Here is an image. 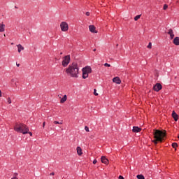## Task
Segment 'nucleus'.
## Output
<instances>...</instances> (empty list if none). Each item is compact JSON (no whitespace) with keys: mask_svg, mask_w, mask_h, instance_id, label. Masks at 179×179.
<instances>
[{"mask_svg":"<svg viewBox=\"0 0 179 179\" xmlns=\"http://www.w3.org/2000/svg\"><path fill=\"white\" fill-rule=\"evenodd\" d=\"M85 15H86V16H90V12H86Z\"/></svg>","mask_w":179,"mask_h":179,"instance_id":"nucleus-29","label":"nucleus"},{"mask_svg":"<svg viewBox=\"0 0 179 179\" xmlns=\"http://www.w3.org/2000/svg\"><path fill=\"white\" fill-rule=\"evenodd\" d=\"M172 117L174 121H178V115L174 110L172 112Z\"/></svg>","mask_w":179,"mask_h":179,"instance_id":"nucleus-13","label":"nucleus"},{"mask_svg":"<svg viewBox=\"0 0 179 179\" xmlns=\"http://www.w3.org/2000/svg\"><path fill=\"white\" fill-rule=\"evenodd\" d=\"M104 66H108V68H110V66H111V65L108 63H105Z\"/></svg>","mask_w":179,"mask_h":179,"instance_id":"nucleus-28","label":"nucleus"},{"mask_svg":"<svg viewBox=\"0 0 179 179\" xmlns=\"http://www.w3.org/2000/svg\"><path fill=\"white\" fill-rule=\"evenodd\" d=\"M0 97H2V92H1V90H0Z\"/></svg>","mask_w":179,"mask_h":179,"instance_id":"nucleus-36","label":"nucleus"},{"mask_svg":"<svg viewBox=\"0 0 179 179\" xmlns=\"http://www.w3.org/2000/svg\"><path fill=\"white\" fill-rule=\"evenodd\" d=\"M173 44L175 45H179V37L178 36H176V37L174 38Z\"/></svg>","mask_w":179,"mask_h":179,"instance_id":"nucleus-15","label":"nucleus"},{"mask_svg":"<svg viewBox=\"0 0 179 179\" xmlns=\"http://www.w3.org/2000/svg\"><path fill=\"white\" fill-rule=\"evenodd\" d=\"M162 89H163V86L160 83H157L153 87V90L155 92H160V90H162Z\"/></svg>","mask_w":179,"mask_h":179,"instance_id":"nucleus-7","label":"nucleus"},{"mask_svg":"<svg viewBox=\"0 0 179 179\" xmlns=\"http://www.w3.org/2000/svg\"><path fill=\"white\" fill-rule=\"evenodd\" d=\"M5 31V24L3 23L0 24V33Z\"/></svg>","mask_w":179,"mask_h":179,"instance_id":"nucleus-17","label":"nucleus"},{"mask_svg":"<svg viewBox=\"0 0 179 179\" xmlns=\"http://www.w3.org/2000/svg\"><path fill=\"white\" fill-rule=\"evenodd\" d=\"M28 134L30 135V136H33V133H31L30 131L29 132L28 131Z\"/></svg>","mask_w":179,"mask_h":179,"instance_id":"nucleus-33","label":"nucleus"},{"mask_svg":"<svg viewBox=\"0 0 179 179\" xmlns=\"http://www.w3.org/2000/svg\"><path fill=\"white\" fill-rule=\"evenodd\" d=\"M96 163H97V160L96 159H94L93 164H96Z\"/></svg>","mask_w":179,"mask_h":179,"instance_id":"nucleus-30","label":"nucleus"},{"mask_svg":"<svg viewBox=\"0 0 179 179\" xmlns=\"http://www.w3.org/2000/svg\"><path fill=\"white\" fill-rule=\"evenodd\" d=\"M60 27L62 31H68L69 29V25H68V23L66 22H62L60 24Z\"/></svg>","mask_w":179,"mask_h":179,"instance_id":"nucleus-6","label":"nucleus"},{"mask_svg":"<svg viewBox=\"0 0 179 179\" xmlns=\"http://www.w3.org/2000/svg\"><path fill=\"white\" fill-rule=\"evenodd\" d=\"M89 29L91 33H97V31L96 30V27H94V25H90Z\"/></svg>","mask_w":179,"mask_h":179,"instance_id":"nucleus-10","label":"nucleus"},{"mask_svg":"<svg viewBox=\"0 0 179 179\" xmlns=\"http://www.w3.org/2000/svg\"><path fill=\"white\" fill-rule=\"evenodd\" d=\"M17 176V173H14V177H16Z\"/></svg>","mask_w":179,"mask_h":179,"instance_id":"nucleus-37","label":"nucleus"},{"mask_svg":"<svg viewBox=\"0 0 179 179\" xmlns=\"http://www.w3.org/2000/svg\"><path fill=\"white\" fill-rule=\"evenodd\" d=\"M85 130L86 131V132H89V127L85 126Z\"/></svg>","mask_w":179,"mask_h":179,"instance_id":"nucleus-27","label":"nucleus"},{"mask_svg":"<svg viewBox=\"0 0 179 179\" xmlns=\"http://www.w3.org/2000/svg\"><path fill=\"white\" fill-rule=\"evenodd\" d=\"M116 47H118V44L116 45Z\"/></svg>","mask_w":179,"mask_h":179,"instance_id":"nucleus-40","label":"nucleus"},{"mask_svg":"<svg viewBox=\"0 0 179 179\" xmlns=\"http://www.w3.org/2000/svg\"><path fill=\"white\" fill-rule=\"evenodd\" d=\"M45 122H43V128H45Z\"/></svg>","mask_w":179,"mask_h":179,"instance_id":"nucleus-32","label":"nucleus"},{"mask_svg":"<svg viewBox=\"0 0 179 179\" xmlns=\"http://www.w3.org/2000/svg\"><path fill=\"white\" fill-rule=\"evenodd\" d=\"M141 16H142V15H138L134 17V20L135 22L138 21V19H141Z\"/></svg>","mask_w":179,"mask_h":179,"instance_id":"nucleus-21","label":"nucleus"},{"mask_svg":"<svg viewBox=\"0 0 179 179\" xmlns=\"http://www.w3.org/2000/svg\"><path fill=\"white\" fill-rule=\"evenodd\" d=\"M66 99H67L66 95H64V96L62 98V99L60 100V103H64V102H66Z\"/></svg>","mask_w":179,"mask_h":179,"instance_id":"nucleus-18","label":"nucleus"},{"mask_svg":"<svg viewBox=\"0 0 179 179\" xmlns=\"http://www.w3.org/2000/svg\"><path fill=\"white\" fill-rule=\"evenodd\" d=\"M167 8H169V6L167 4H164V7H163L164 10H166V9H167Z\"/></svg>","mask_w":179,"mask_h":179,"instance_id":"nucleus-25","label":"nucleus"},{"mask_svg":"<svg viewBox=\"0 0 179 179\" xmlns=\"http://www.w3.org/2000/svg\"><path fill=\"white\" fill-rule=\"evenodd\" d=\"M77 153L78 156H82V155H83V152H82V148L80 147H77Z\"/></svg>","mask_w":179,"mask_h":179,"instance_id":"nucleus-16","label":"nucleus"},{"mask_svg":"<svg viewBox=\"0 0 179 179\" xmlns=\"http://www.w3.org/2000/svg\"><path fill=\"white\" fill-rule=\"evenodd\" d=\"M141 131H142V129L141 127H136V126L133 127V129H132L133 132L137 133V132H141Z\"/></svg>","mask_w":179,"mask_h":179,"instance_id":"nucleus-11","label":"nucleus"},{"mask_svg":"<svg viewBox=\"0 0 179 179\" xmlns=\"http://www.w3.org/2000/svg\"><path fill=\"white\" fill-rule=\"evenodd\" d=\"M175 79H177V77H175Z\"/></svg>","mask_w":179,"mask_h":179,"instance_id":"nucleus-43","label":"nucleus"},{"mask_svg":"<svg viewBox=\"0 0 179 179\" xmlns=\"http://www.w3.org/2000/svg\"><path fill=\"white\" fill-rule=\"evenodd\" d=\"M11 179H19V178H17V177H16V176H14Z\"/></svg>","mask_w":179,"mask_h":179,"instance_id":"nucleus-34","label":"nucleus"},{"mask_svg":"<svg viewBox=\"0 0 179 179\" xmlns=\"http://www.w3.org/2000/svg\"><path fill=\"white\" fill-rule=\"evenodd\" d=\"M50 176H55V173L52 172V173H50Z\"/></svg>","mask_w":179,"mask_h":179,"instance_id":"nucleus-31","label":"nucleus"},{"mask_svg":"<svg viewBox=\"0 0 179 179\" xmlns=\"http://www.w3.org/2000/svg\"><path fill=\"white\" fill-rule=\"evenodd\" d=\"M97 90L96 89L94 90V96H99V94L96 92Z\"/></svg>","mask_w":179,"mask_h":179,"instance_id":"nucleus-26","label":"nucleus"},{"mask_svg":"<svg viewBox=\"0 0 179 179\" xmlns=\"http://www.w3.org/2000/svg\"><path fill=\"white\" fill-rule=\"evenodd\" d=\"M60 54H61V55H62V52H61Z\"/></svg>","mask_w":179,"mask_h":179,"instance_id":"nucleus-42","label":"nucleus"},{"mask_svg":"<svg viewBox=\"0 0 179 179\" xmlns=\"http://www.w3.org/2000/svg\"><path fill=\"white\" fill-rule=\"evenodd\" d=\"M15 8L16 9H17V6H15Z\"/></svg>","mask_w":179,"mask_h":179,"instance_id":"nucleus-39","label":"nucleus"},{"mask_svg":"<svg viewBox=\"0 0 179 179\" xmlns=\"http://www.w3.org/2000/svg\"><path fill=\"white\" fill-rule=\"evenodd\" d=\"M136 178L138 179H145V176L142 174L137 175Z\"/></svg>","mask_w":179,"mask_h":179,"instance_id":"nucleus-20","label":"nucleus"},{"mask_svg":"<svg viewBox=\"0 0 179 179\" xmlns=\"http://www.w3.org/2000/svg\"><path fill=\"white\" fill-rule=\"evenodd\" d=\"M113 82L114 83H116L117 85H121V79H120V77H115L113 78Z\"/></svg>","mask_w":179,"mask_h":179,"instance_id":"nucleus-8","label":"nucleus"},{"mask_svg":"<svg viewBox=\"0 0 179 179\" xmlns=\"http://www.w3.org/2000/svg\"><path fill=\"white\" fill-rule=\"evenodd\" d=\"M7 103L8 104H11L12 103V99H10V97H8L7 98Z\"/></svg>","mask_w":179,"mask_h":179,"instance_id":"nucleus-22","label":"nucleus"},{"mask_svg":"<svg viewBox=\"0 0 179 179\" xmlns=\"http://www.w3.org/2000/svg\"><path fill=\"white\" fill-rule=\"evenodd\" d=\"M172 148H173V149H175V150H177V148H178V144L177 143H173Z\"/></svg>","mask_w":179,"mask_h":179,"instance_id":"nucleus-19","label":"nucleus"},{"mask_svg":"<svg viewBox=\"0 0 179 179\" xmlns=\"http://www.w3.org/2000/svg\"><path fill=\"white\" fill-rule=\"evenodd\" d=\"M17 66H20V64H16Z\"/></svg>","mask_w":179,"mask_h":179,"instance_id":"nucleus-38","label":"nucleus"},{"mask_svg":"<svg viewBox=\"0 0 179 179\" xmlns=\"http://www.w3.org/2000/svg\"><path fill=\"white\" fill-rule=\"evenodd\" d=\"M54 122V124H59L60 125H62V122H58V121H54L53 122Z\"/></svg>","mask_w":179,"mask_h":179,"instance_id":"nucleus-24","label":"nucleus"},{"mask_svg":"<svg viewBox=\"0 0 179 179\" xmlns=\"http://www.w3.org/2000/svg\"><path fill=\"white\" fill-rule=\"evenodd\" d=\"M93 51H96V49H94Z\"/></svg>","mask_w":179,"mask_h":179,"instance_id":"nucleus-41","label":"nucleus"},{"mask_svg":"<svg viewBox=\"0 0 179 179\" xmlns=\"http://www.w3.org/2000/svg\"><path fill=\"white\" fill-rule=\"evenodd\" d=\"M155 132L153 133L155 140L152 141V142L155 143V145H157L158 142H163L164 141V138H166V131H162L159 129H154Z\"/></svg>","mask_w":179,"mask_h":179,"instance_id":"nucleus-2","label":"nucleus"},{"mask_svg":"<svg viewBox=\"0 0 179 179\" xmlns=\"http://www.w3.org/2000/svg\"><path fill=\"white\" fill-rule=\"evenodd\" d=\"M66 73L71 76V78H79V66L78 63H73L70 64L67 69H66Z\"/></svg>","mask_w":179,"mask_h":179,"instance_id":"nucleus-1","label":"nucleus"},{"mask_svg":"<svg viewBox=\"0 0 179 179\" xmlns=\"http://www.w3.org/2000/svg\"><path fill=\"white\" fill-rule=\"evenodd\" d=\"M83 79H87L89 78V73H92V70L90 66H86L85 67L83 68Z\"/></svg>","mask_w":179,"mask_h":179,"instance_id":"nucleus-4","label":"nucleus"},{"mask_svg":"<svg viewBox=\"0 0 179 179\" xmlns=\"http://www.w3.org/2000/svg\"><path fill=\"white\" fill-rule=\"evenodd\" d=\"M17 51L18 52H21L22 51H23L24 50V47H23L22 45L18 44L17 45Z\"/></svg>","mask_w":179,"mask_h":179,"instance_id":"nucleus-14","label":"nucleus"},{"mask_svg":"<svg viewBox=\"0 0 179 179\" xmlns=\"http://www.w3.org/2000/svg\"><path fill=\"white\" fill-rule=\"evenodd\" d=\"M119 179H124V178L122 177V176H120Z\"/></svg>","mask_w":179,"mask_h":179,"instance_id":"nucleus-35","label":"nucleus"},{"mask_svg":"<svg viewBox=\"0 0 179 179\" xmlns=\"http://www.w3.org/2000/svg\"><path fill=\"white\" fill-rule=\"evenodd\" d=\"M167 34L170 36L171 40H173V38H174V31H173L172 29H169Z\"/></svg>","mask_w":179,"mask_h":179,"instance_id":"nucleus-9","label":"nucleus"},{"mask_svg":"<svg viewBox=\"0 0 179 179\" xmlns=\"http://www.w3.org/2000/svg\"><path fill=\"white\" fill-rule=\"evenodd\" d=\"M69 62H71V56L66 55L64 57L62 62V65L64 66V68H66V66L69 65Z\"/></svg>","mask_w":179,"mask_h":179,"instance_id":"nucleus-5","label":"nucleus"},{"mask_svg":"<svg viewBox=\"0 0 179 179\" xmlns=\"http://www.w3.org/2000/svg\"><path fill=\"white\" fill-rule=\"evenodd\" d=\"M14 131H15V132L23 134V135H26V134H29V127L24 124L16 123L14 126Z\"/></svg>","mask_w":179,"mask_h":179,"instance_id":"nucleus-3","label":"nucleus"},{"mask_svg":"<svg viewBox=\"0 0 179 179\" xmlns=\"http://www.w3.org/2000/svg\"><path fill=\"white\" fill-rule=\"evenodd\" d=\"M101 163H103L104 164H108V159L105 156L101 157Z\"/></svg>","mask_w":179,"mask_h":179,"instance_id":"nucleus-12","label":"nucleus"},{"mask_svg":"<svg viewBox=\"0 0 179 179\" xmlns=\"http://www.w3.org/2000/svg\"><path fill=\"white\" fill-rule=\"evenodd\" d=\"M147 47H148V48H149L150 50L152 49V43L150 42V43H148V45Z\"/></svg>","mask_w":179,"mask_h":179,"instance_id":"nucleus-23","label":"nucleus"}]
</instances>
